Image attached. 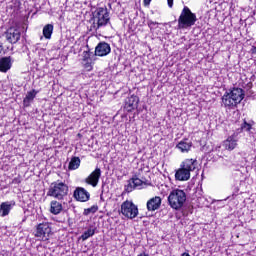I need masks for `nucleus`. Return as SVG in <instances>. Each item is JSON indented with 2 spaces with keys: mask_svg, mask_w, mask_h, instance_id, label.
Returning <instances> with one entry per match:
<instances>
[{
  "mask_svg": "<svg viewBox=\"0 0 256 256\" xmlns=\"http://www.w3.org/2000/svg\"><path fill=\"white\" fill-rule=\"evenodd\" d=\"M47 195L58 199V201H63L69 195V186L65 182L57 180L51 183Z\"/></svg>",
  "mask_w": 256,
  "mask_h": 256,
  "instance_id": "1",
  "label": "nucleus"
},
{
  "mask_svg": "<svg viewBox=\"0 0 256 256\" xmlns=\"http://www.w3.org/2000/svg\"><path fill=\"white\" fill-rule=\"evenodd\" d=\"M93 24L91 29L93 31H97V29H101V27H106L107 23H109V11L107 8H97L93 13Z\"/></svg>",
  "mask_w": 256,
  "mask_h": 256,
  "instance_id": "2",
  "label": "nucleus"
},
{
  "mask_svg": "<svg viewBox=\"0 0 256 256\" xmlns=\"http://www.w3.org/2000/svg\"><path fill=\"white\" fill-rule=\"evenodd\" d=\"M187 201V194L181 189L172 190L168 196V203L172 209L179 211Z\"/></svg>",
  "mask_w": 256,
  "mask_h": 256,
  "instance_id": "3",
  "label": "nucleus"
},
{
  "mask_svg": "<svg viewBox=\"0 0 256 256\" xmlns=\"http://www.w3.org/2000/svg\"><path fill=\"white\" fill-rule=\"evenodd\" d=\"M193 26V12L189 7L184 6L179 18L178 29H191Z\"/></svg>",
  "mask_w": 256,
  "mask_h": 256,
  "instance_id": "4",
  "label": "nucleus"
},
{
  "mask_svg": "<svg viewBox=\"0 0 256 256\" xmlns=\"http://www.w3.org/2000/svg\"><path fill=\"white\" fill-rule=\"evenodd\" d=\"M121 213L127 219H135L139 215V208L133 202L126 200L121 205Z\"/></svg>",
  "mask_w": 256,
  "mask_h": 256,
  "instance_id": "5",
  "label": "nucleus"
},
{
  "mask_svg": "<svg viewBox=\"0 0 256 256\" xmlns=\"http://www.w3.org/2000/svg\"><path fill=\"white\" fill-rule=\"evenodd\" d=\"M35 237L40 241H49V235H51V224L49 222H42L36 226Z\"/></svg>",
  "mask_w": 256,
  "mask_h": 256,
  "instance_id": "6",
  "label": "nucleus"
},
{
  "mask_svg": "<svg viewBox=\"0 0 256 256\" xmlns=\"http://www.w3.org/2000/svg\"><path fill=\"white\" fill-rule=\"evenodd\" d=\"M111 53V45L107 42H100L95 47L94 54L96 57H107Z\"/></svg>",
  "mask_w": 256,
  "mask_h": 256,
  "instance_id": "7",
  "label": "nucleus"
},
{
  "mask_svg": "<svg viewBox=\"0 0 256 256\" xmlns=\"http://www.w3.org/2000/svg\"><path fill=\"white\" fill-rule=\"evenodd\" d=\"M73 197L74 199H76V201H80L81 203H86V201H89V199L91 198V194H89V192L85 190V188L77 187L74 190Z\"/></svg>",
  "mask_w": 256,
  "mask_h": 256,
  "instance_id": "8",
  "label": "nucleus"
},
{
  "mask_svg": "<svg viewBox=\"0 0 256 256\" xmlns=\"http://www.w3.org/2000/svg\"><path fill=\"white\" fill-rule=\"evenodd\" d=\"M99 179H101V168H96L86 179L85 183L95 187L99 184Z\"/></svg>",
  "mask_w": 256,
  "mask_h": 256,
  "instance_id": "9",
  "label": "nucleus"
},
{
  "mask_svg": "<svg viewBox=\"0 0 256 256\" xmlns=\"http://www.w3.org/2000/svg\"><path fill=\"white\" fill-rule=\"evenodd\" d=\"M13 67V58L11 56H5L0 58V73H7Z\"/></svg>",
  "mask_w": 256,
  "mask_h": 256,
  "instance_id": "10",
  "label": "nucleus"
},
{
  "mask_svg": "<svg viewBox=\"0 0 256 256\" xmlns=\"http://www.w3.org/2000/svg\"><path fill=\"white\" fill-rule=\"evenodd\" d=\"M6 39L9 43L15 44L21 39V32L15 28H10L6 32Z\"/></svg>",
  "mask_w": 256,
  "mask_h": 256,
  "instance_id": "11",
  "label": "nucleus"
},
{
  "mask_svg": "<svg viewBox=\"0 0 256 256\" xmlns=\"http://www.w3.org/2000/svg\"><path fill=\"white\" fill-rule=\"evenodd\" d=\"M138 105H139V98L135 95H132L126 99L124 109H126L128 113H131V111H134V109H137Z\"/></svg>",
  "mask_w": 256,
  "mask_h": 256,
  "instance_id": "12",
  "label": "nucleus"
},
{
  "mask_svg": "<svg viewBox=\"0 0 256 256\" xmlns=\"http://www.w3.org/2000/svg\"><path fill=\"white\" fill-rule=\"evenodd\" d=\"M15 207V201H6L0 204V216L7 217L11 213V209Z\"/></svg>",
  "mask_w": 256,
  "mask_h": 256,
  "instance_id": "13",
  "label": "nucleus"
},
{
  "mask_svg": "<svg viewBox=\"0 0 256 256\" xmlns=\"http://www.w3.org/2000/svg\"><path fill=\"white\" fill-rule=\"evenodd\" d=\"M175 179L176 181H189V179H191V172L180 166L175 172Z\"/></svg>",
  "mask_w": 256,
  "mask_h": 256,
  "instance_id": "14",
  "label": "nucleus"
},
{
  "mask_svg": "<svg viewBox=\"0 0 256 256\" xmlns=\"http://www.w3.org/2000/svg\"><path fill=\"white\" fill-rule=\"evenodd\" d=\"M161 197L155 196L147 201L146 207L148 211H157L161 207Z\"/></svg>",
  "mask_w": 256,
  "mask_h": 256,
  "instance_id": "15",
  "label": "nucleus"
},
{
  "mask_svg": "<svg viewBox=\"0 0 256 256\" xmlns=\"http://www.w3.org/2000/svg\"><path fill=\"white\" fill-rule=\"evenodd\" d=\"M230 92L231 97L234 98L233 100L236 101V103H241L243 99H245V91L241 88H233L231 90H228Z\"/></svg>",
  "mask_w": 256,
  "mask_h": 256,
  "instance_id": "16",
  "label": "nucleus"
},
{
  "mask_svg": "<svg viewBox=\"0 0 256 256\" xmlns=\"http://www.w3.org/2000/svg\"><path fill=\"white\" fill-rule=\"evenodd\" d=\"M233 96H231L229 91H226L225 94L222 96V103L224 105V107H229V108H233V107H237L238 103Z\"/></svg>",
  "mask_w": 256,
  "mask_h": 256,
  "instance_id": "17",
  "label": "nucleus"
},
{
  "mask_svg": "<svg viewBox=\"0 0 256 256\" xmlns=\"http://www.w3.org/2000/svg\"><path fill=\"white\" fill-rule=\"evenodd\" d=\"M37 93H39V91L35 89L27 92L25 98L23 99L24 107H31V103H33L35 97H37Z\"/></svg>",
  "mask_w": 256,
  "mask_h": 256,
  "instance_id": "18",
  "label": "nucleus"
},
{
  "mask_svg": "<svg viewBox=\"0 0 256 256\" xmlns=\"http://www.w3.org/2000/svg\"><path fill=\"white\" fill-rule=\"evenodd\" d=\"M63 211V204L57 200L50 202V213L52 215H59Z\"/></svg>",
  "mask_w": 256,
  "mask_h": 256,
  "instance_id": "19",
  "label": "nucleus"
},
{
  "mask_svg": "<svg viewBox=\"0 0 256 256\" xmlns=\"http://www.w3.org/2000/svg\"><path fill=\"white\" fill-rule=\"evenodd\" d=\"M177 149L181 150L182 153H188L191 151L193 144L188 139L182 140L177 144Z\"/></svg>",
  "mask_w": 256,
  "mask_h": 256,
  "instance_id": "20",
  "label": "nucleus"
},
{
  "mask_svg": "<svg viewBox=\"0 0 256 256\" xmlns=\"http://www.w3.org/2000/svg\"><path fill=\"white\" fill-rule=\"evenodd\" d=\"M223 147H225V149H227V151H233V149H235L237 147V140L235 139V136L232 135V136L228 137L224 141Z\"/></svg>",
  "mask_w": 256,
  "mask_h": 256,
  "instance_id": "21",
  "label": "nucleus"
},
{
  "mask_svg": "<svg viewBox=\"0 0 256 256\" xmlns=\"http://www.w3.org/2000/svg\"><path fill=\"white\" fill-rule=\"evenodd\" d=\"M243 131H246L251 135L254 133L255 128H253V126L250 123H247V121L244 120L243 123L241 124V127L236 130V133H243Z\"/></svg>",
  "mask_w": 256,
  "mask_h": 256,
  "instance_id": "22",
  "label": "nucleus"
},
{
  "mask_svg": "<svg viewBox=\"0 0 256 256\" xmlns=\"http://www.w3.org/2000/svg\"><path fill=\"white\" fill-rule=\"evenodd\" d=\"M79 167H81V159L77 156L72 157L68 165L69 171H75Z\"/></svg>",
  "mask_w": 256,
  "mask_h": 256,
  "instance_id": "23",
  "label": "nucleus"
},
{
  "mask_svg": "<svg viewBox=\"0 0 256 256\" xmlns=\"http://www.w3.org/2000/svg\"><path fill=\"white\" fill-rule=\"evenodd\" d=\"M201 191L202 190H198V195L200 196H197V191H196V197H197L195 200L196 207H208L207 199L202 196Z\"/></svg>",
  "mask_w": 256,
  "mask_h": 256,
  "instance_id": "24",
  "label": "nucleus"
},
{
  "mask_svg": "<svg viewBox=\"0 0 256 256\" xmlns=\"http://www.w3.org/2000/svg\"><path fill=\"white\" fill-rule=\"evenodd\" d=\"M180 167L182 169H186L188 171V173H191L193 171V159H186L184 160Z\"/></svg>",
  "mask_w": 256,
  "mask_h": 256,
  "instance_id": "25",
  "label": "nucleus"
},
{
  "mask_svg": "<svg viewBox=\"0 0 256 256\" xmlns=\"http://www.w3.org/2000/svg\"><path fill=\"white\" fill-rule=\"evenodd\" d=\"M53 35V25L47 24L43 28V36L45 39H51V36Z\"/></svg>",
  "mask_w": 256,
  "mask_h": 256,
  "instance_id": "26",
  "label": "nucleus"
},
{
  "mask_svg": "<svg viewBox=\"0 0 256 256\" xmlns=\"http://www.w3.org/2000/svg\"><path fill=\"white\" fill-rule=\"evenodd\" d=\"M96 228H89L87 231L83 232V234L80 236V239L82 241H87L89 237H93L95 235Z\"/></svg>",
  "mask_w": 256,
  "mask_h": 256,
  "instance_id": "27",
  "label": "nucleus"
},
{
  "mask_svg": "<svg viewBox=\"0 0 256 256\" xmlns=\"http://www.w3.org/2000/svg\"><path fill=\"white\" fill-rule=\"evenodd\" d=\"M95 53L90 52L89 50H86L83 52V61H95Z\"/></svg>",
  "mask_w": 256,
  "mask_h": 256,
  "instance_id": "28",
  "label": "nucleus"
},
{
  "mask_svg": "<svg viewBox=\"0 0 256 256\" xmlns=\"http://www.w3.org/2000/svg\"><path fill=\"white\" fill-rule=\"evenodd\" d=\"M131 180L136 189H137V187H141V185H143V180L139 179V175H137V174H134L132 176Z\"/></svg>",
  "mask_w": 256,
  "mask_h": 256,
  "instance_id": "29",
  "label": "nucleus"
},
{
  "mask_svg": "<svg viewBox=\"0 0 256 256\" xmlns=\"http://www.w3.org/2000/svg\"><path fill=\"white\" fill-rule=\"evenodd\" d=\"M135 188V184H133V180H128V184L124 186V191L126 193H131Z\"/></svg>",
  "mask_w": 256,
  "mask_h": 256,
  "instance_id": "30",
  "label": "nucleus"
},
{
  "mask_svg": "<svg viewBox=\"0 0 256 256\" xmlns=\"http://www.w3.org/2000/svg\"><path fill=\"white\" fill-rule=\"evenodd\" d=\"M99 211V206L93 205L90 208L84 210V215H91V213H97Z\"/></svg>",
  "mask_w": 256,
  "mask_h": 256,
  "instance_id": "31",
  "label": "nucleus"
},
{
  "mask_svg": "<svg viewBox=\"0 0 256 256\" xmlns=\"http://www.w3.org/2000/svg\"><path fill=\"white\" fill-rule=\"evenodd\" d=\"M94 61H95V60L83 61L84 68H85L87 71H93V63H94Z\"/></svg>",
  "mask_w": 256,
  "mask_h": 256,
  "instance_id": "32",
  "label": "nucleus"
},
{
  "mask_svg": "<svg viewBox=\"0 0 256 256\" xmlns=\"http://www.w3.org/2000/svg\"><path fill=\"white\" fill-rule=\"evenodd\" d=\"M12 183L14 185H19V183H21V178L20 177H16L12 180Z\"/></svg>",
  "mask_w": 256,
  "mask_h": 256,
  "instance_id": "33",
  "label": "nucleus"
},
{
  "mask_svg": "<svg viewBox=\"0 0 256 256\" xmlns=\"http://www.w3.org/2000/svg\"><path fill=\"white\" fill-rule=\"evenodd\" d=\"M168 3V7H170V9L173 8V0H167Z\"/></svg>",
  "mask_w": 256,
  "mask_h": 256,
  "instance_id": "34",
  "label": "nucleus"
},
{
  "mask_svg": "<svg viewBox=\"0 0 256 256\" xmlns=\"http://www.w3.org/2000/svg\"><path fill=\"white\" fill-rule=\"evenodd\" d=\"M251 53H253V55H256V47L255 46L252 47Z\"/></svg>",
  "mask_w": 256,
  "mask_h": 256,
  "instance_id": "35",
  "label": "nucleus"
},
{
  "mask_svg": "<svg viewBox=\"0 0 256 256\" xmlns=\"http://www.w3.org/2000/svg\"><path fill=\"white\" fill-rule=\"evenodd\" d=\"M151 4V0H144V5H150Z\"/></svg>",
  "mask_w": 256,
  "mask_h": 256,
  "instance_id": "36",
  "label": "nucleus"
},
{
  "mask_svg": "<svg viewBox=\"0 0 256 256\" xmlns=\"http://www.w3.org/2000/svg\"><path fill=\"white\" fill-rule=\"evenodd\" d=\"M3 53V44L0 42V55Z\"/></svg>",
  "mask_w": 256,
  "mask_h": 256,
  "instance_id": "37",
  "label": "nucleus"
},
{
  "mask_svg": "<svg viewBox=\"0 0 256 256\" xmlns=\"http://www.w3.org/2000/svg\"><path fill=\"white\" fill-rule=\"evenodd\" d=\"M197 21V16H195V14H193V23H195Z\"/></svg>",
  "mask_w": 256,
  "mask_h": 256,
  "instance_id": "38",
  "label": "nucleus"
},
{
  "mask_svg": "<svg viewBox=\"0 0 256 256\" xmlns=\"http://www.w3.org/2000/svg\"><path fill=\"white\" fill-rule=\"evenodd\" d=\"M195 163H197V160H193V165H195Z\"/></svg>",
  "mask_w": 256,
  "mask_h": 256,
  "instance_id": "39",
  "label": "nucleus"
}]
</instances>
